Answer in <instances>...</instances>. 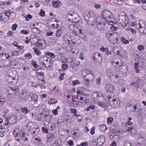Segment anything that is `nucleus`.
<instances>
[{"mask_svg":"<svg viewBox=\"0 0 146 146\" xmlns=\"http://www.w3.org/2000/svg\"><path fill=\"white\" fill-rule=\"evenodd\" d=\"M45 41L42 39H38L37 42V46L39 47L40 49H44L45 47Z\"/></svg>","mask_w":146,"mask_h":146,"instance_id":"nucleus-13","label":"nucleus"},{"mask_svg":"<svg viewBox=\"0 0 146 146\" xmlns=\"http://www.w3.org/2000/svg\"><path fill=\"white\" fill-rule=\"evenodd\" d=\"M58 102L57 100L55 99L50 98L48 101V103L49 104H56Z\"/></svg>","mask_w":146,"mask_h":146,"instance_id":"nucleus-23","label":"nucleus"},{"mask_svg":"<svg viewBox=\"0 0 146 146\" xmlns=\"http://www.w3.org/2000/svg\"><path fill=\"white\" fill-rule=\"evenodd\" d=\"M70 110L71 113H73L74 115H76V114L77 112V110L76 109L71 108Z\"/></svg>","mask_w":146,"mask_h":146,"instance_id":"nucleus-60","label":"nucleus"},{"mask_svg":"<svg viewBox=\"0 0 146 146\" xmlns=\"http://www.w3.org/2000/svg\"><path fill=\"white\" fill-rule=\"evenodd\" d=\"M102 16L103 18H113V15L109 11H106L102 13Z\"/></svg>","mask_w":146,"mask_h":146,"instance_id":"nucleus-12","label":"nucleus"},{"mask_svg":"<svg viewBox=\"0 0 146 146\" xmlns=\"http://www.w3.org/2000/svg\"><path fill=\"white\" fill-rule=\"evenodd\" d=\"M8 82L12 85H14L16 83V78L15 77H10L7 79Z\"/></svg>","mask_w":146,"mask_h":146,"instance_id":"nucleus-19","label":"nucleus"},{"mask_svg":"<svg viewBox=\"0 0 146 146\" xmlns=\"http://www.w3.org/2000/svg\"><path fill=\"white\" fill-rule=\"evenodd\" d=\"M71 67L72 68V69L74 70H76L78 68V66H76L75 65L73 64H72Z\"/></svg>","mask_w":146,"mask_h":146,"instance_id":"nucleus-59","label":"nucleus"},{"mask_svg":"<svg viewBox=\"0 0 146 146\" xmlns=\"http://www.w3.org/2000/svg\"><path fill=\"white\" fill-rule=\"evenodd\" d=\"M29 93L27 92H23L19 96V100L20 102H26L29 99Z\"/></svg>","mask_w":146,"mask_h":146,"instance_id":"nucleus-2","label":"nucleus"},{"mask_svg":"<svg viewBox=\"0 0 146 146\" xmlns=\"http://www.w3.org/2000/svg\"><path fill=\"white\" fill-rule=\"evenodd\" d=\"M64 40L67 44H70L72 40L69 35H66L64 37Z\"/></svg>","mask_w":146,"mask_h":146,"instance_id":"nucleus-18","label":"nucleus"},{"mask_svg":"<svg viewBox=\"0 0 146 146\" xmlns=\"http://www.w3.org/2000/svg\"><path fill=\"white\" fill-rule=\"evenodd\" d=\"M45 55L46 56H49L53 58H55V56L53 53L48 51H47L45 53Z\"/></svg>","mask_w":146,"mask_h":146,"instance_id":"nucleus-28","label":"nucleus"},{"mask_svg":"<svg viewBox=\"0 0 146 146\" xmlns=\"http://www.w3.org/2000/svg\"><path fill=\"white\" fill-rule=\"evenodd\" d=\"M53 6L54 8L59 7L61 5V3L59 0H53L52 2Z\"/></svg>","mask_w":146,"mask_h":146,"instance_id":"nucleus-17","label":"nucleus"},{"mask_svg":"<svg viewBox=\"0 0 146 146\" xmlns=\"http://www.w3.org/2000/svg\"><path fill=\"white\" fill-rule=\"evenodd\" d=\"M80 102L82 104H85L87 102L86 98L85 97H81L80 98Z\"/></svg>","mask_w":146,"mask_h":146,"instance_id":"nucleus-34","label":"nucleus"},{"mask_svg":"<svg viewBox=\"0 0 146 146\" xmlns=\"http://www.w3.org/2000/svg\"><path fill=\"white\" fill-rule=\"evenodd\" d=\"M137 82L138 83L139 85H140L141 86H143L144 84V81L139 78H138L137 79Z\"/></svg>","mask_w":146,"mask_h":146,"instance_id":"nucleus-36","label":"nucleus"},{"mask_svg":"<svg viewBox=\"0 0 146 146\" xmlns=\"http://www.w3.org/2000/svg\"><path fill=\"white\" fill-rule=\"evenodd\" d=\"M121 40L123 43L125 44H129V41L126 40L125 39V38L123 37H122L121 38Z\"/></svg>","mask_w":146,"mask_h":146,"instance_id":"nucleus-43","label":"nucleus"},{"mask_svg":"<svg viewBox=\"0 0 146 146\" xmlns=\"http://www.w3.org/2000/svg\"><path fill=\"white\" fill-rule=\"evenodd\" d=\"M33 49L34 50V52L37 55H40V54L41 52L36 47H34Z\"/></svg>","mask_w":146,"mask_h":146,"instance_id":"nucleus-38","label":"nucleus"},{"mask_svg":"<svg viewBox=\"0 0 146 146\" xmlns=\"http://www.w3.org/2000/svg\"><path fill=\"white\" fill-rule=\"evenodd\" d=\"M76 27L74 24H70L69 27V29L74 32Z\"/></svg>","mask_w":146,"mask_h":146,"instance_id":"nucleus-37","label":"nucleus"},{"mask_svg":"<svg viewBox=\"0 0 146 146\" xmlns=\"http://www.w3.org/2000/svg\"><path fill=\"white\" fill-rule=\"evenodd\" d=\"M39 14L42 17H43L45 15V12L42 9L40 10Z\"/></svg>","mask_w":146,"mask_h":146,"instance_id":"nucleus-56","label":"nucleus"},{"mask_svg":"<svg viewBox=\"0 0 146 146\" xmlns=\"http://www.w3.org/2000/svg\"><path fill=\"white\" fill-rule=\"evenodd\" d=\"M39 62L40 64L42 63L44 66L45 68L50 66V65H48V62H50V61H48V59L46 57H40L39 59Z\"/></svg>","mask_w":146,"mask_h":146,"instance_id":"nucleus-5","label":"nucleus"},{"mask_svg":"<svg viewBox=\"0 0 146 146\" xmlns=\"http://www.w3.org/2000/svg\"><path fill=\"white\" fill-rule=\"evenodd\" d=\"M68 21L73 23H76L79 21V20H77V19H69Z\"/></svg>","mask_w":146,"mask_h":146,"instance_id":"nucleus-41","label":"nucleus"},{"mask_svg":"<svg viewBox=\"0 0 146 146\" xmlns=\"http://www.w3.org/2000/svg\"><path fill=\"white\" fill-rule=\"evenodd\" d=\"M113 52L114 54L121 56V50H118V48L117 47H114L113 49Z\"/></svg>","mask_w":146,"mask_h":146,"instance_id":"nucleus-21","label":"nucleus"},{"mask_svg":"<svg viewBox=\"0 0 146 146\" xmlns=\"http://www.w3.org/2000/svg\"><path fill=\"white\" fill-rule=\"evenodd\" d=\"M87 24L91 26L95 24V19H85Z\"/></svg>","mask_w":146,"mask_h":146,"instance_id":"nucleus-22","label":"nucleus"},{"mask_svg":"<svg viewBox=\"0 0 146 146\" xmlns=\"http://www.w3.org/2000/svg\"><path fill=\"white\" fill-rule=\"evenodd\" d=\"M127 131H130L131 132V134L132 135H134L137 133L136 131L134 129H133L132 127H130L127 129Z\"/></svg>","mask_w":146,"mask_h":146,"instance_id":"nucleus-32","label":"nucleus"},{"mask_svg":"<svg viewBox=\"0 0 146 146\" xmlns=\"http://www.w3.org/2000/svg\"><path fill=\"white\" fill-rule=\"evenodd\" d=\"M21 110L22 112L24 113L25 114H27L30 111L26 107L22 108Z\"/></svg>","mask_w":146,"mask_h":146,"instance_id":"nucleus-31","label":"nucleus"},{"mask_svg":"<svg viewBox=\"0 0 146 146\" xmlns=\"http://www.w3.org/2000/svg\"><path fill=\"white\" fill-rule=\"evenodd\" d=\"M9 12H10L9 13L11 14L10 18H15L16 16L15 13L11 10H9Z\"/></svg>","mask_w":146,"mask_h":146,"instance_id":"nucleus-40","label":"nucleus"},{"mask_svg":"<svg viewBox=\"0 0 146 146\" xmlns=\"http://www.w3.org/2000/svg\"><path fill=\"white\" fill-rule=\"evenodd\" d=\"M108 98L109 101L110 102H112V103L113 104L112 106L114 108H117L119 106L120 102L119 101H116L115 98H113V99H112L111 97L110 96L108 95Z\"/></svg>","mask_w":146,"mask_h":146,"instance_id":"nucleus-8","label":"nucleus"},{"mask_svg":"<svg viewBox=\"0 0 146 146\" xmlns=\"http://www.w3.org/2000/svg\"><path fill=\"white\" fill-rule=\"evenodd\" d=\"M21 33L23 34L27 35L29 34V32L27 30H23L21 31Z\"/></svg>","mask_w":146,"mask_h":146,"instance_id":"nucleus-61","label":"nucleus"},{"mask_svg":"<svg viewBox=\"0 0 146 146\" xmlns=\"http://www.w3.org/2000/svg\"><path fill=\"white\" fill-rule=\"evenodd\" d=\"M11 58V57L9 56V54L6 53H4L0 54V63L7 59V58Z\"/></svg>","mask_w":146,"mask_h":146,"instance_id":"nucleus-11","label":"nucleus"},{"mask_svg":"<svg viewBox=\"0 0 146 146\" xmlns=\"http://www.w3.org/2000/svg\"><path fill=\"white\" fill-rule=\"evenodd\" d=\"M14 32H13L12 31H8L7 33V35L8 36H10V37H11L13 36L14 35L13 34V33Z\"/></svg>","mask_w":146,"mask_h":146,"instance_id":"nucleus-58","label":"nucleus"},{"mask_svg":"<svg viewBox=\"0 0 146 146\" xmlns=\"http://www.w3.org/2000/svg\"><path fill=\"white\" fill-rule=\"evenodd\" d=\"M25 58L27 59H30L31 58L32 55L30 53H27L25 55Z\"/></svg>","mask_w":146,"mask_h":146,"instance_id":"nucleus-49","label":"nucleus"},{"mask_svg":"<svg viewBox=\"0 0 146 146\" xmlns=\"http://www.w3.org/2000/svg\"><path fill=\"white\" fill-rule=\"evenodd\" d=\"M97 28L100 31L103 29V26L100 24L98 25L97 26Z\"/></svg>","mask_w":146,"mask_h":146,"instance_id":"nucleus-64","label":"nucleus"},{"mask_svg":"<svg viewBox=\"0 0 146 146\" xmlns=\"http://www.w3.org/2000/svg\"><path fill=\"white\" fill-rule=\"evenodd\" d=\"M119 70L123 73L125 74L127 72V68L126 66H122Z\"/></svg>","mask_w":146,"mask_h":146,"instance_id":"nucleus-27","label":"nucleus"},{"mask_svg":"<svg viewBox=\"0 0 146 146\" xmlns=\"http://www.w3.org/2000/svg\"><path fill=\"white\" fill-rule=\"evenodd\" d=\"M105 141V137L104 135H100L98 139L97 143L100 146L102 145Z\"/></svg>","mask_w":146,"mask_h":146,"instance_id":"nucleus-15","label":"nucleus"},{"mask_svg":"<svg viewBox=\"0 0 146 146\" xmlns=\"http://www.w3.org/2000/svg\"><path fill=\"white\" fill-rule=\"evenodd\" d=\"M37 73L38 74L37 78L38 80L41 81L44 79V74L43 73L38 72Z\"/></svg>","mask_w":146,"mask_h":146,"instance_id":"nucleus-25","label":"nucleus"},{"mask_svg":"<svg viewBox=\"0 0 146 146\" xmlns=\"http://www.w3.org/2000/svg\"><path fill=\"white\" fill-rule=\"evenodd\" d=\"M25 136L26 134L25 133L23 132V133H22L21 134V137L23 139L24 141L28 140L27 138L25 137Z\"/></svg>","mask_w":146,"mask_h":146,"instance_id":"nucleus-46","label":"nucleus"},{"mask_svg":"<svg viewBox=\"0 0 146 146\" xmlns=\"http://www.w3.org/2000/svg\"><path fill=\"white\" fill-rule=\"evenodd\" d=\"M107 38L110 42H112L114 40L115 34L114 33L108 31L106 33Z\"/></svg>","mask_w":146,"mask_h":146,"instance_id":"nucleus-10","label":"nucleus"},{"mask_svg":"<svg viewBox=\"0 0 146 146\" xmlns=\"http://www.w3.org/2000/svg\"><path fill=\"white\" fill-rule=\"evenodd\" d=\"M117 22V21L116 20H115L114 21H108V23L109 25H112L115 23H116Z\"/></svg>","mask_w":146,"mask_h":146,"instance_id":"nucleus-50","label":"nucleus"},{"mask_svg":"<svg viewBox=\"0 0 146 146\" xmlns=\"http://www.w3.org/2000/svg\"><path fill=\"white\" fill-rule=\"evenodd\" d=\"M106 87L107 92L110 93L113 92L115 90L113 86L111 84H107Z\"/></svg>","mask_w":146,"mask_h":146,"instance_id":"nucleus-14","label":"nucleus"},{"mask_svg":"<svg viewBox=\"0 0 146 146\" xmlns=\"http://www.w3.org/2000/svg\"><path fill=\"white\" fill-rule=\"evenodd\" d=\"M98 102H99L98 104L100 106L102 107H106V105L105 103L102 102H100V101Z\"/></svg>","mask_w":146,"mask_h":146,"instance_id":"nucleus-55","label":"nucleus"},{"mask_svg":"<svg viewBox=\"0 0 146 146\" xmlns=\"http://www.w3.org/2000/svg\"><path fill=\"white\" fill-rule=\"evenodd\" d=\"M31 99L32 101H34V102L36 103L38 102V97L36 94H33L31 96Z\"/></svg>","mask_w":146,"mask_h":146,"instance_id":"nucleus-24","label":"nucleus"},{"mask_svg":"<svg viewBox=\"0 0 146 146\" xmlns=\"http://www.w3.org/2000/svg\"><path fill=\"white\" fill-rule=\"evenodd\" d=\"M124 0H117V3L118 5H121L124 3Z\"/></svg>","mask_w":146,"mask_h":146,"instance_id":"nucleus-57","label":"nucleus"},{"mask_svg":"<svg viewBox=\"0 0 146 146\" xmlns=\"http://www.w3.org/2000/svg\"><path fill=\"white\" fill-rule=\"evenodd\" d=\"M53 89L54 90L56 91L55 92L56 93L59 94H60V90L58 88H56V87H54L53 88Z\"/></svg>","mask_w":146,"mask_h":146,"instance_id":"nucleus-54","label":"nucleus"},{"mask_svg":"<svg viewBox=\"0 0 146 146\" xmlns=\"http://www.w3.org/2000/svg\"><path fill=\"white\" fill-rule=\"evenodd\" d=\"M94 75L91 74H87L84 79V82L86 84L88 85L90 82H92L94 80Z\"/></svg>","mask_w":146,"mask_h":146,"instance_id":"nucleus-7","label":"nucleus"},{"mask_svg":"<svg viewBox=\"0 0 146 146\" xmlns=\"http://www.w3.org/2000/svg\"><path fill=\"white\" fill-rule=\"evenodd\" d=\"M101 79L100 77H99L97 78L96 79V84L98 86H100L101 84Z\"/></svg>","mask_w":146,"mask_h":146,"instance_id":"nucleus-44","label":"nucleus"},{"mask_svg":"<svg viewBox=\"0 0 146 146\" xmlns=\"http://www.w3.org/2000/svg\"><path fill=\"white\" fill-rule=\"evenodd\" d=\"M69 66L67 64H63L62 65V68L64 70H66L67 69Z\"/></svg>","mask_w":146,"mask_h":146,"instance_id":"nucleus-47","label":"nucleus"},{"mask_svg":"<svg viewBox=\"0 0 146 146\" xmlns=\"http://www.w3.org/2000/svg\"><path fill=\"white\" fill-rule=\"evenodd\" d=\"M53 32L51 31H49L46 33V35L47 36H52L53 35Z\"/></svg>","mask_w":146,"mask_h":146,"instance_id":"nucleus-52","label":"nucleus"},{"mask_svg":"<svg viewBox=\"0 0 146 146\" xmlns=\"http://www.w3.org/2000/svg\"><path fill=\"white\" fill-rule=\"evenodd\" d=\"M113 120V118L112 117H108L107 119V123L108 125L111 124Z\"/></svg>","mask_w":146,"mask_h":146,"instance_id":"nucleus-42","label":"nucleus"},{"mask_svg":"<svg viewBox=\"0 0 146 146\" xmlns=\"http://www.w3.org/2000/svg\"><path fill=\"white\" fill-rule=\"evenodd\" d=\"M80 145L82 146H88V143L87 141L84 142H82Z\"/></svg>","mask_w":146,"mask_h":146,"instance_id":"nucleus-62","label":"nucleus"},{"mask_svg":"<svg viewBox=\"0 0 146 146\" xmlns=\"http://www.w3.org/2000/svg\"><path fill=\"white\" fill-rule=\"evenodd\" d=\"M13 133L15 139L17 141H19L22 133V131L18 129L15 128L14 129Z\"/></svg>","mask_w":146,"mask_h":146,"instance_id":"nucleus-4","label":"nucleus"},{"mask_svg":"<svg viewBox=\"0 0 146 146\" xmlns=\"http://www.w3.org/2000/svg\"><path fill=\"white\" fill-rule=\"evenodd\" d=\"M32 30L33 32L35 33H37L39 31V29L35 27L32 28Z\"/></svg>","mask_w":146,"mask_h":146,"instance_id":"nucleus-39","label":"nucleus"},{"mask_svg":"<svg viewBox=\"0 0 146 146\" xmlns=\"http://www.w3.org/2000/svg\"><path fill=\"white\" fill-rule=\"evenodd\" d=\"M52 40V42L54 44H60V40L58 37H51L50 38Z\"/></svg>","mask_w":146,"mask_h":146,"instance_id":"nucleus-16","label":"nucleus"},{"mask_svg":"<svg viewBox=\"0 0 146 146\" xmlns=\"http://www.w3.org/2000/svg\"><path fill=\"white\" fill-rule=\"evenodd\" d=\"M100 129L102 131L104 132L107 129V128L105 124H102L100 125Z\"/></svg>","mask_w":146,"mask_h":146,"instance_id":"nucleus-29","label":"nucleus"},{"mask_svg":"<svg viewBox=\"0 0 146 146\" xmlns=\"http://www.w3.org/2000/svg\"><path fill=\"white\" fill-rule=\"evenodd\" d=\"M110 28L111 30L113 31H115L117 30V27H115L114 26L110 27Z\"/></svg>","mask_w":146,"mask_h":146,"instance_id":"nucleus-63","label":"nucleus"},{"mask_svg":"<svg viewBox=\"0 0 146 146\" xmlns=\"http://www.w3.org/2000/svg\"><path fill=\"white\" fill-rule=\"evenodd\" d=\"M74 32L76 35H78L82 38H83L85 37L84 34L82 32V29L81 27H76Z\"/></svg>","mask_w":146,"mask_h":146,"instance_id":"nucleus-6","label":"nucleus"},{"mask_svg":"<svg viewBox=\"0 0 146 146\" xmlns=\"http://www.w3.org/2000/svg\"><path fill=\"white\" fill-rule=\"evenodd\" d=\"M63 33V31L61 30H58L56 31V37H59L61 36Z\"/></svg>","mask_w":146,"mask_h":146,"instance_id":"nucleus-33","label":"nucleus"},{"mask_svg":"<svg viewBox=\"0 0 146 146\" xmlns=\"http://www.w3.org/2000/svg\"><path fill=\"white\" fill-rule=\"evenodd\" d=\"M10 89H11V90L13 92V93L16 94L17 92H18L19 90V87L17 86H15L13 87H9Z\"/></svg>","mask_w":146,"mask_h":146,"instance_id":"nucleus-26","label":"nucleus"},{"mask_svg":"<svg viewBox=\"0 0 146 146\" xmlns=\"http://www.w3.org/2000/svg\"><path fill=\"white\" fill-rule=\"evenodd\" d=\"M11 58H7V59L5 60L0 63V67L3 68L5 67H7L8 66L11 65V61L10 60Z\"/></svg>","mask_w":146,"mask_h":146,"instance_id":"nucleus-9","label":"nucleus"},{"mask_svg":"<svg viewBox=\"0 0 146 146\" xmlns=\"http://www.w3.org/2000/svg\"><path fill=\"white\" fill-rule=\"evenodd\" d=\"M17 121L15 117H11L9 119V122L11 124L15 123Z\"/></svg>","mask_w":146,"mask_h":146,"instance_id":"nucleus-30","label":"nucleus"},{"mask_svg":"<svg viewBox=\"0 0 146 146\" xmlns=\"http://www.w3.org/2000/svg\"><path fill=\"white\" fill-rule=\"evenodd\" d=\"M92 100H94L95 102L100 101L103 98V95L100 91L94 93Z\"/></svg>","mask_w":146,"mask_h":146,"instance_id":"nucleus-1","label":"nucleus"},{"mask_svg":"<svg viewBox=\"0 0 146 146\" xmlns=\"http://www.w3.org/2000/svg\"><path fill=\"white\" fill-rule=\"evenodd\" d=\"M81 83L78 80H76L74 81L73 83V85L74 86H75L77 84H80Z\"/></svg>","mask_w":146,"mask_h":146,"instance_id":"nucleus-53","label":"nucleus"},{"mask_svg":"<svg viewBox=\"0 0 146 146\" xmlns=\"http://www.w3.org/2000/svg\"><path fill=\"white\" fill-rule=\"evenodd\" d=\"M130 85L133 88H134V86L136 88H138L139 87V83L137 81L136 82H134L130 83Z\"/></svg>","mask_w":146,"mask_h":146,"instance_id":"nucleus-35","label":"nucleus"},{"mask_svg":"<svg viewBox=\"0 0 146 146\" xmlns=\"http://www.w3.org/2000/svg\"><path fill=\"white\" fill-rule=\"evenodd\" d=\"M93 61L95 63H100L101 62L102 56L101 54L98 53H96L92 55Z\"/></svg>","mask_w":146,"mask_h":146,"instance_id":"nucleus-3","label":"nucleus"},{"mask_svg":"<svg viewBox=\"0 0 146 146\" xmlns=\"http://www.w3.org/2000/svg\"><path fill=\"white\" fill-rule=\"evenodd\" d=\"M32 118L36 120L40 121L42 120L41 117L38 114H37L36 113H32Z\"/></svg>","mask_w":146,"mask_h":146,"instance_id":"nucleus-20","label":"nucleus"},{"mask_svg":"<svg viewBox=\"0 0 146 146\" xmlns=\"http://www.w3.org/2000/svg\"><path fill=\"white\" fill-rule=\"evenodd\" d=\"M138 64V63L137 62H135L134 63V64L135 65L134 66V70L137 72H139V70L138 69V68L137 67Z\"/></svg>","mask_w":146,"mask_h":146,"instance_id":"nucleus-51","label":"nucleus"},{"mask_svg":"<svg viewBox=\"0 0 146 146\" xmlns=\"http://www.w3.org/2000/svg\"><path fill=\"white\" fill-rule=\"evenodd\" d=\"M5 99L4 98L0 97V106L3 105L5 103Z\"/></svg>","mask_w":146,"mask_h":146,"instance_id":"nucleus-45","label":"nucleus"},{"mask_svg":"<svg viewBox=\"0 0 146 146\" xmlns=\"http://www.w3.org/2000/svg\"><path fill=\"white\" fill-rule=\"evenodd\" d=\"M138 49L139 51H141L144 49V46L141 45H138L137 46Z\"/></svg>","mask_w":146,"mask_h":146,"instance_id":"nucleus-48","label":"nucleus"}]
</instances>
